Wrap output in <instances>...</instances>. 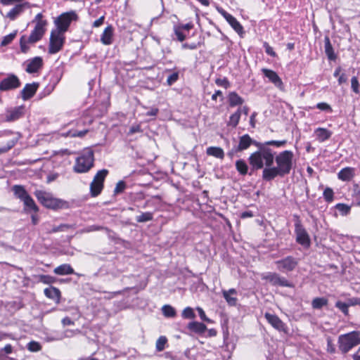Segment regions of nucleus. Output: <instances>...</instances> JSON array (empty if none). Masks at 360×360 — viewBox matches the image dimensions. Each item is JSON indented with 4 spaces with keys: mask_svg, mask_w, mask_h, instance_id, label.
<instances>
[{
    "mask_svg": "<svg viewBox=\"0 0 360 360\" xmlns=\"http://www.w3.org/2000/svg\"><path fill=\"white\" fill-rule=\"evenodd\" d=\"M294 154L291 150H283L274 157L276 167L264 168L262 178L265 181H271L276 176L283 177L289 174L293 167Z\"/></svg>",
    "mask_w": 360,
    "mask_h": 360,
    "instance_id": "obj_1",
    "label": "nucleus"
},
{
    "mask_svg": "<svg viewBox=\"0 0 360 360\" xmlns=\"http://www.w3.org/2000/svg\"><path fill=\"white\" fill-rule=\"evenodd\" d=\"M258 150L252 153L249 157V162L250 165L255 169H262L264 166L266 168L271 167L274 160V153L265 144H257Z\"/></svg>",
    "mask_w": 360,
    "mask_h": 360,
    "instance_id": "obj_2",
    "label": "nucleus"
},
{
    "mask_svg": "<svg viewBox=\"0 0 360 360\" xmlns=\"http://www.w3.org/2000/svg\"><path fill=\"white\" fill-rule=\"evenodd\" d=\"M34 195L39 202L44 207L51 210H60L69 208L68 202L53 197L52 193L41 190H37Z\"/></svg>",
    "mask_w": 360,
    "mask_h": 360,
    "instance_id": "obj_3",
    "label": "nucleus"
},
{
    "mask_svg": "<svg viewBox=\"0 0 360 360\" xmlns=\"http://www.w3.org/2000/svg\"><path fill=\"white\" fill-rule=\"evenodd\" d=\"M338 344L341 353H348L352 348L360 344V331L354 330L339 335Z\"/></svg>",
    "mask_w": 360,
    "mask_h": 360,
    "instance_id": "obj_4",
    "label": "nucleus"
},
{
    "mask_svg": "<svg viewBox=\"0 0 360 360\" xmlns=\"http://www.w3.org/2000/svg\"><path fill=\"white\" fill-rule=\"evenodd\" d=\"M94 163V152L91 149L83 150L81 155L76 158L73 170L76 173H86L93 167Z\"/></svg>",
    "mask_w": 360,
    "mask_h": 360,
    "instance_id": "obj_5",
    "label": "nucleus"
},
{
    "mask_svg": "<svg viewBox=\"0 0 360 360\" xmlns=\"http://www.w3.org/2000/svg\"><path fill=\"white\" fill-rule=\"evenodd\" d=\"M43 15L39 13L35 16L33 22H36L34 30L32 31L29 37H27V41L30 44H34L39 41L44 36L46 32V26L47 25V21L43 20Z\"/></svg>",
    "mask_w": 360,
    "mask_h": 360,
    "instance_id": "obj_6",
    "label": "nucleus"
},
{
    "mask_svg": "<svg viewBox=\"0 0 360 360\" xmlns=\"http://www.w3.org/2000/svg\"><path fill=\"white\" fill-rule=\"evenodd\" d=\"M77 19L78 15L74 11L63 13L55 20L54 22L56 26L55 30L65 34L71 22L77 20Z\"/></svg>",
    "mask_w": 360,
    "mask_h": 360,
    "instance_id": "obj_7",
    "label": "nucleus"
},
{
    "mask_svg": "<svg viewBox=\"0 0 360 360\" xmlns=\"http://www.w3.org/2000/svg\"><path fill=\"white\" fill-rule=\"evenodd\" d=\"M65 41V34L53 30L50 34L49 53L55 54L62 50Z\"/></svg>",
    "mask_w": 360,
    "mask_h": 360,
    "instance_id": "obj_8",
    "label": "nucleus"
},
{
    "mask_svg": "<svg viewBox=\"0 0 360 360\" xmlns=\"http://www.w3.org/2000/svg\"><path fill=\"white\" fill-rule=\"evenodd\" d=\"M108 174V170L103 169L99 170L94 177L90 184V193L91 196L96 197L98 195L103 188V182Z\"/></svg>",
    "mask_w": 360,
    "mask_h": 360,
    "instance_id": "obj_9",
    "label": "nucleus"
},
{
    "mask_svg": "<svg viewBox=\"0 0 360 360\" xmlns=\"http://www.w3.org/2000/svg\"><path fill=\"white\" fill-rule=\"evenodd\" d=\"M295 233L297 243L305 248H309L311 245L309 236L299 220L295 224Z\"/></svg>",
    "mask_w": 360,
    "mask_h": 360,
    "instance_id": "obj_10",
    "label": "nucleus"
},
{
    "mask_svg": "<svg viewBox=\"0 0 360 360\" xmlns=\"http://www.w3.org/2000/svg\"><path fill=\"white\" fill-rule=\"evenodd\" d=\"M299 260L292 256H287L286 257L275 262L276 268L281 272L292 271L295 269L298 264Z\"/></svg>",
    "mask_w": 360,
    "mask_h": 360,
    "instance_id": "obj_11",
    "label": "nucleus"
},
{
    "mask_svg": "<svg viewBox=\"0 0 360 360\" xmlns=\"http://www.w3.org/2000/svg\"><path fill=\"white\" fill-rule=\"evenodd\" d=\"M262 278L269 281L273 285H278L281 287H291L292 285L284 277L281 276L278 274L274 272H268L262 275Z\"/></svg>",
    "mask_w": 360,
    "mask_h": 360,
    "instance_id": "obj_12",
    "label": "nucleus"
},
{
    "mask_svg": "<svg viewBox=\"0 0 360 360\" xmlns=\"http://www.w3.org/2000/svg\"><path fill=\"white\" fill-rule=\"evenodd\" d=\"M18 77L13 75H9L0 82V91H6L18 88L20 86Z\"/></svg>",
    "mask_w": 360,
    "mask_h": 360,
    "instance_id": "obj_13",
    "label": "nucleus"
},
{
    "mask_svg": "<svg viewBox=\"0 0 360 360\" xmlns=\"http://www.w3.org/2000/svg\"><path fill=\"white\" fill-rule=\"evenodd\" d=\"M17 139L11 137V134H6L0 136V154L6 153L16 143Z\"/></svg>",
    "mask_w": 360,
    "mask_h": 360,
    "instance_id": "obj_14",
    "label": "nucleus"
},
{
    "mask_svg": "<svg viewBox=\"0 0 360 360\" xmlns=\"http://www.w3.org/2000/svg\"><path fill=\"white\" fill-rule=\"evenodd\" d=\"M25 108L24 106H17L8 108L5 112V120L6 122H13L23 116Z\"/></svg>",
    "mask_w": 360,
    "mask_h": 360,
    "instance_id": "obj_15",
    "label": "nucleus"
},
{
    "mask_svg": "<svg viewBox=\"0 0 360 360\" xmlns=\"http://www.w3.org/2000/svg\"><path fill=\"white\" fill-rule=\"evenodd\" d=\"M262 72L264 73V76L275 85V86H276L280 90H284L283 83L281 77L275 71L266 68H263Z\"/></svg>",
    "mask_w": 360,
    "mask_h": 360,
    "instance_id": "obj_16",
    "label": "nucleus"
},
{
    "mask_svg": "<svg viewBox=\"0 0 360 360\" xmlns=\"http://www.w3.org/2000/svg\"><path fill=\"white\" fill-rule=\"evenodd\" d=\"M224 18L226 20L231 27L239 34L242 35L243 32V27L241 24L234 18L232 15L227 13L226 11L221 10L219 11Z\"/></svg>",
    "mask_w": 360,
    "mask_h": 360,
    "instance_id": "obj_17",
    "label": "nucleus"
},
{
    "mask_svg": "<svg viewBox=\"0 0 360 360\" xmlns=\"http://www.w3.org/2000/svg\"><path fill=\"white\" fill-rule=\"evenodd\" d=\"M265 319L276 330L279 331H285V324L275 314L266 313Z\"/></svg>",
    "mask_w": 360,
    "mask_h": 360,
    "instance_id": "obj_18",
    "label": "nucleus"
},
{
    "mask_svg": "<svg viewBox=\"0 0 360 360\" xmlns=\"http://www.w3.org/2000/svg\"><path fill=\"white\" fill-rule=\"evenodd\" d=\"M38 86L39 84L37 82L27 84L20 92L22 99L26 101L32 98L36 93Z\"/></svg>",
    "mask_w": 360,
    "mask_h": 360,
    "instance_id": "obj_19",
    "label": "nucleus"
},
{
    "mask_svg": "<svg viewBox=\"0 0 360 360\" xmlns=\"http://www.w3.org/2000/svg\"><path fill=\"white\" fill-rule=\"evenodd\" d=\"M356 175V169L351 167L342 168L338 173V178L342 181H349Z\"/></svg>",
    "mask_w": 360,
    "mask_h": 360,
    "instance_id": "obj_20",
    "label": "nucleus"
},
{
    "mask_svg": "<svg viewBox=\"0 0 360 360\" xmlns=\"http://www.w3.org/2000/svg\"><path fill=\"white\" fill-rule=\"evenodd\" d=\"M43 65V60L41 57L37 56L27 61L26 71L29 73L37 72Z\"/></svg>",
    "mask_w": 360,
    "mask_h": 360,
    "instance_id": "obj_21",
    "label": "nucleus"
},
{
    "mask_svg": "<svg viewBox=\"0 0 360 360\" xmlns=\"http://www.w3.org/2000/svg\"><path fill=\"white\" fill-rule=\"evenodd\" d=\"M314 134L316 136V139L319 142L322 143L328 140L331 137L333 132L326 128L318 127L314 130Z\"/></svg>",
    "mask_w": 360,
    "mask_h": 360,
    "instance_id": "obj_22",
    "label": "nucleus"
},
{
    "mask_svg": "<svg viewBox=\"0 0 360 360\" xmlns=\"http://www.w3.org/2000/svg\"><path fill=\"white\" fill-rule=\"evenodd\" d=\"M113 28L109 25L105 28L101 36V41L104 45H110L112 43Z\"/></svg>",
    "mask_w": 360,
    "mask_h": 360,
    "instance_id": "obj_23",
    "label": "nucleus"
},
{
    "mask_svg": "<svg viewBox=\"0 0 360 360\" xmlns=\"http://www.w3.org/2000/svg\"><path fill=\"white\" fill-rule=\"evenodd\" d=\"M252 143V139L248 134H245L240 138L238 145L235 149L236 152L243 151L248 148Z\"/></svg>",
    "mask_w": 360,
    "mask_h": 360,
    "instance_id": "obj_24",
    "label": "nucleus"
},
{
    "mask_svg": "<svg viewBox=\"0 0 360 360\" xmlns=\"http://www.w3.org/2000/svg\"><path fill=\"white\" fill-rule=\"evenodd\" d=\"M237 294V291L234 288H231L229 290H223L222 295L226 302L230 306H236L237 303V298L233 295Z\"/></svg>",
    "mask_w": 360,
    "mask_h": 360,
    "instance_id": "obj_25",
    "label": "nucleus"
},
{
    "mask_svg": "<svg viewBox=\"0 0 360 360\" xmlns=\"http://www.w3.org/2000/svg\"><path fill=\"white\" fill-rule=\"evenodd\" d=\"M22 202L24 204V210L26 212L37 213L39 211L38 206L36 205L35 202L30 195L27 197L24 200H22Z\"/></svg>",
    "mask_w": 360,
    "mask_h": 360,
    "instance_id": "obj_26",
    "label": "nucleus"
},
{
    "mask_svg": "<svg viewBox=\"0 0 360 360\" xmlns=\"http://www.w3.org/2000/svg\"><path fill=\"white\" fill-rule=\"evenodd\" d=\"M53 272L56 275L64 276L74 274L75 271L72 266L68 264H63L53 269Z\"/></svg>",
    "mask_w": 360,
    "mask_h": 360,
    "instance_id": "obj_27",
    "label": "nucleus"
},
{
    "mask_svg": "<svg viewBox=\"0 0 360 360\" xmlns=\"http://www.w3.org/2000/svg\"><path fill=\"white\" fill-rule=\"evenodd\" d=\"M44 292V295L47 297L56 301L57 303L59 302L60 297V292L58 288L51 286L50 288H45Z\"/></svg>",
    "mask_w": 360,
    "mask_h": 360,
    "instance_id": "obj_28",
    "label": "nucleus"
},
{
    "mask_svg": "<svg viewBox=\"0 0 360 360\" xmlns=\"http://www.w3.org/2000/svg\"><path fill=\"white\" fill-rule=\"evenodd\" d=\"M324 48L325 53L330 60H335L337 58L333 46L330 43V39L328 37H325L324 38Z\"/></svg>",
    "mask_w": 360,
    "mask_h": 360,
    "instance_id": "obj_29",
    "label": "nucleus"
},
{
    "mask_svg": "<svg viewBox=\"0 0 360 360\" xmlns=\"http://www.w3.org/2000/svg\"><path fill=\"white\" fill-rule=\"evenodd\" d=\"M12 191H13L14 195L22 201L30 195L25 188L20 185L13 186Z\"/></svg>",
    "mask_w": 360,
    "mask_h": 360,
    "instance_id": "obj_30",
    "label": "nucleus"
},
{
    "mask_svg": "<svg viewBox=\"0 0 360 360\" xmlns=\"http://www.w3.org/2000/svg\"><path fill=\"white\" fill-rule=\"evenodd\" d=\"M188 328L193 332L196 333L202 334L204 333L207 329L206 326L200 322L193 321L188 323Z\"/></svg>",
    "mask_w": 360,
    "mask_h": 360,
    "instance_id": "obj_31",
    "label": "nucleus"
},
{
    "mask_svg": "<svg viewBox=\"0 0 360 360\" xmlns=\"http://www.w3.org/2000/svg\"><path fill=\"white\" fill-rule=\"evenodd\" d=\"M206 153L208 155L213 156L217 158L223 159L224 158V152L220 147H208Z\"/></svg>",
    "mask_w": 360,
    "mask_h": 360,
    "instance_id": "obj_32",
    "label": "nucleus"
},
{
    "mask_svg": "<svg viewBox=\"0 0 360 360\" xmlns=\"http://www.w3.org/2000/svg\"><path fill=\"white\" fill-rule=\"evenodd\" d=\"M229 102L231 107L242 105L243 99L236 92L233 91L229 94Z\"/></svg>",
    "mask_w": 360,
    "mask_h": 360,
    "instance_id": "obj_33",
    "label": "nucleus"
},
{
    "mask_svg": "<svg viewBox=\"0 0 360 360\" xmlns=\"http://www.w3.org/2000/svg\"><path fill=\"white\" fill-rule=\"evenodd\" d=\"M356 304V302L353 300H349L348 303H345L341 301H337L335 303V307L338 308L345 315H348L349 310L348 308L351 305H354Z\"/></svg>",
    "mask_w": 360,
    "mask_h": 360,
    "instance_id": "obj_34",
    "label": "nucleus"
},
{
    "mask_svg": "<svg viewBox=\"0 0 360 360\" xmlns=\"http://www.w3.org/2000/svg\"><path fill=\"white\" fill-rule=\"evenodd\" d=\"M328 304V300L325 297H316L311 302V307L314 309H321Z\"/></svg>",
    "mask_w": 360,
    "mask_h": 360,
    "instance_id": "obj_35",
    "label": "nucleus"
},
{
    "mask_svg": "<svg viewBox=\"0 0 360 360\" xmlns=\"http://www.w3.org/2000/svg\"><path fill=\"white\" fill-rule=\"evenodd\" d=\"M22 5L18 4L13 8L6 15L7 18L10 20H13L22 11Z\"/></svg>",
    "mask_w": 360,
    "mask_h": 360,
    "instance_id": "obj_36",
    "label": "nucleus"
},
{
    "mask_svg": "<svg viewBox=\"0 0 360 360\" xmlns=\"http://www.w3.org/2000/svg\"><path fill=\"white\" fill-rule=\"evenodd\" d=\"M236 167L237 171L241 175H245L248 173V166L243 160H238L236 162Z\"/></svg>",
    "mask_w": 360,
    "mask_h": 360,
    "instance_id": "obj_37",
    "label": "nucleus"
},
{
    "mask_svg": "<svg viewBox=\"0 0 360 360\" xmlns=\"http://www.w3.org/2000/svg\"><path fill=\"white\" fill-rule=\"evenodd\" d=\"M76 224H61L59 226H56L53 227V229L49 231V233H56L60 231H65L69 229H75Z\"/></svg>",
    "mask_w": 360,
    "mask_h": 360,
    "instance_id": "obj_38",
    "label": "nucleus"
},
{
    "mask_svg": "<svg viewBox=\"0 0 360 360\" xmlns=\"http://www.w3.org/2000/svg\"><path fill=\"white\" fill-rule=\"evenodd\" d=\"M162 311L165 316L172 318L176 316V311L174 307L169 304H165L162 307Z\"/></svg>",
    "mask_w": 360,
    "mask_h": 360,
    "instance_id": "obj_39",
    "label": "nucleus"
},
{
    "mask_svg": "<svg viewBox=\"0 0 360 360\" xmlns=\"http://www.w3.org/2000/svg\"><path fill=\"white\" fill-rule=\"evenodd\" d=\"M153 219V214L151 212H142L139 216H137L136 219L137 222L143 223L151 221Z\"/></svg>",
    "mask_w": 360,
    "mask_h": 360,
    "instance_id": "obj_40",
    "label": "nucleus"
},
{
    "mask_svg": "<svg viewBox=\"0 0 360 360\" xmlns=\"http://www.w3.org/2000/svg\"><path fill=\"white\" fill-rule=\"evenodd\" d=\"M352 198L354 203L360 206V186L358 184L354 185Z\"/></svg>",
    "mask_w": 360,
    "mask_h": 360,
    "instance_id": "obj_41",
    "label": "nucleus"
},
{
    "mask_svg": "<svg viewBox=\"0 0 360 360\" xmlns=\"http://www.w3.org/2000/svg\"><path fill=\"white\" fill-rule=\"evenodd\" d=\"M167 342V339L165 336H160L156 341V350L158 352H161L164 350L165 345Z\"/></svg>",
    "mask_w": 360,
    "mask_h": 360,
    "instance_id": "obj_42",
    "label": "nucleus"
},
{
    "mask_svg": "<svg viewBox=\"0 0 360 360\" xmlns=\"http://www.w3.org/2000/svg\"><path fill=\"white\" fill-rule=\"evenodd\" d=\"M240 117V110L238 109V110L231 115L229 124L235 127L238 124L239 120Z\"/></svg>",
    "mask_w": 360,
    "mask_h": 360,
    "instance_id": "obj_43",
    "label": "nucleus"
},
{
    "mask_svg": "<svg viewBox=\"0 0 360 360\" xmlns=\"http://www.w3.org/2000/svg\"><path fill=\"white\" fill-rule=\"evenodd\" d=\"M88 132L87 129L82 130V131H77V130H70L67 132L65 134L66 136L69 137H83L85 136Z\"/></svg>",
    "mask_w": 360,
    "mask_h": 360,
    "instance_id": "obj_44",
    "label": "nucleus"
},
{
    "mask_svg": "<svg viewBox=\"0 0 360 360\" xmlns=\"http://www.w3.org/2000/svg\"><path fill=\"white\" fill-rule=\"evenodd\" d=\"M16 34L17 31H14L13 32L5 36L1 42V46H5L9 44L15 39Z\"/></svg>",
    "mask_w": 360,
    "mask_h": 360,
    "instance_id": "obj_45",
    "label": "nucleus"
},
{
    "mask_svg": "<svg viewBox=\"0 0 360 360\" xmlns=\"http://www.w3.org/2000/svg\"><path fill=\"white\" fill-rule=\"evenodd\" d=\"M27 348L30 352H36L41 349V346L38 342L31 341L27 344Z\"/></svg>",
    "mask_w": 360,
    "mask_h": 360,
    "instance_id": "obj_46",
    "label": "nucleus"
},
{
    "mask_svg": "<svg viewBox=\"0 0 360 360\" xmlns=\"http://www.w3.org/2000/svg\"><path fill=\"white\" fill-rule=\"evenodd\" d=\"M336 209L342 214L347 215L349 213L351 207L343 203H338L336 205Z\"/></svg>",
    "mask_w": 360,
    "mask_h": 360,
    "instance_id": "obj_47",
    "label": "nucleus"
},
{
    "mask_svg": "<svg viewBox=\"0 0 360 360\" xmlns=\"http://www.w3.org/2000/svg\"><path fill=\"white\" fill-rule=\"evenodd\" d=\"M30 42L27 41V38L25 36H22L20 38V50L22 53H27L29 49L30 46L27 45Z\"/></svg>",
    "mask_w": 360,
    "mask_h": 360,
    "instance_id": "obj_48",
    "label": "nucleus"
},
{
    "mask_svg": "<svg viewBox=\"0 0 360 360\" xmlns=\"http://www.w3.org/2000/svg\"><path fill=\"white\" fill-rule=\"evenodd\" d=\"M174 34L176 36L177 39L179 41H183L186 39V35L183 32V30L181 29L178 25L174 27Z\"/></svg>",
    "mask_w": 360,
    "mask_h": 360,
    "instance_id": "obj_49",
    "label": "nucleus"
},
{
    "mask_svg": "<svg viewBox=\"0 0 360 360\" xmlns=\"http://www.w3.org/2000/svg\"><path fill=\"white\" fill-rule=\"evenodd\" d=\"M287 143V141L283 140V141H266L264 143H262V144H265L266 147H269V146H274L276 148H281L284 146Z\"/></svg>",
    "mask_w": 360,
    "mask_h": 360,
    "instance_id": "obj_50",
    "label": "nucleus"
},
{
    "mask_svg": "<svg viewBox=\"0 0 360 360\" xmlns=\"http://www.w3.org/2000/svg\"><path fill=\"white\" fill-rule=\"evenodd\" d=\"M323 197L327 202H332L333 200L334 193L332 188H326L323 191Z\"/></svg>",
    "mask_w": 360,
    "mask_h": 360,
    "instance_id": "obj_51",
    "label": "nucleus"
},
{
    "mask_svg": "<svg viewBox=\"0 0 360 360\" xmlns=\"http://www.w3.org/2000/svg\"><path fill=\"white\" fill-rule=\"evenodd\" d=\"M195 314L191 307H186L182 311V316L184 319H193L195 318Z\"/></svg>",
    "mask_w": 360,
    "mask_h": 360,
    "instance_id": "obj_52",
    "label": "nucleus"
},
{
    "mask_svg": "<svg viewBox=\"0 0 360 360\" xmlns=\"http://www.w3.org/2000/svg\"><path fill=\"white\" fill-rule=\"evenodd\" d=\"M103 229H106L103 226H101L91 225V226H89L79 231V233H89V232H92V231H100V230H103Z\"/></svg>",
    "mask_w": 360,
    "mask_h": 360,
    "instance_id": "obj_53",
    "label": "nucleus"
},
{
    "mask_svg": "<svg viewBox=\"0 0 360 360\" xmlns=\"http://www.w3.org/2000/svg\"><path fill=\"white\" fill-rule=\"evenodd\" d=\"M316 108L319 109L320 110L325 111L327 112H332L333 109L331 106L325 102L319 103L316 104Z\"/></svg>",
    "mask_w": 360,
    "mask_h": 360,
    "instance_id": "obj_54",
    "label": "nucleus"
},
{
    "mask_svg": "<svg viewBox=\"0 0 360 360\" xmlns=\"http://www.w3.org/2000/svg\"><path fill=\"white\" fill-rule=\"evenodd\" d=\"M351 88L352 91L356 93H359V83L356 77H353L351 79Z\"/></svg>",
    "mask_w": 360,
    "mask_h": 360,
    "instance_id": "obj_55",
    "label": "nucleus"
},
{
    "mask_svg": "<svg viewBox=\"0 0 360 360\" xmlns=\"http://www.w3.org/2000/svg\"><path fill=\"white\" fill-rule=\"evenodd\" d=\"M125 188H126L125 182L123 181H120L116 184V186L114 189V193L115 194L120 193L124 191Z\"/></svg>",
    "mask_w": 360,
    "mask_h": 360,
    "instance_id": "obj_56",
    "label": "nucleus"
},
{
    "mask_svg": "<svg viewBox=\"0 0 360 360\" xmlns=\"http://www.w3.org/2000/svg\"><path fill=\"white\" fill-rule=\"evenodd\" d=\"M179 79V73L178 72H173L172 74L169 75L167 77V83L168 85L171 86L173 84H174Z\"/></svg>",
    "mask_w": 360,
    "mask_h": 360,
    "instance_id": "obj_57",
    "label": "nucleus"
},
{
    "mask_svg": "<svg viewBox=\"0 0 360 360\" xmlns=\"http://www.w3.org/2000/svg\"><path fill=\"white\" fill-rule=\"evenodd\" d=\"M39 281L41 283H45V284H51V283H53L54 278L51 276L41 275L39 277Z\"/></svg>",
    "mask_w": 360,
    "mask_h": 360,
    "instance_id": "obj_58",
    "label": "nucleus"
},
{
    "mask_svg": "<svg viewBox=\"0 0 360 360\" xmlns=\"http://www.w3.org/2000/svg\"><path fill=\"white\" fill-rule=\"evenodd\" d=\"M264 49H265V52H266L268 55H269V56H272V57H276V52L274 51V49H273L271 46H270L269 45V44H268V43L265 42V43L264 44Z\"/></svg>",
    "mask_w": 360,
    "mask_h": 360,
    "instance_id": "obj_59",
    "label": "nucleus"
},
{
    "mask_svg": "<svg viewBox=\"0 0 360 360\" xmlns=\"http://www.w3.org/2000/svg\"><path fill=\"white\" fill-rule=\"evenodd\" d=\"M335 347L333 345L330 338L327 340V352L330 354H334L335 352Z\"/></svg>",
    "mask_w": 360,
    "mask_h": 360,
    "instance_id": "obj_60",
    "label": "nucleus"
},
{
    "mask_svg": "<svg viewBox=\"0 0 360 360\" xmlns=\"http://www.w3.org/2000/svg\"><path fill=\"white\" fill-rule=\"evenodd\" d=\"M197 311L198 312V314H199V316L200 318L202 320V321H207V322H211V320L207 317L204 310L200 308V307H198L197 308Z\"/></svg>",
    "mask_w": 360,
    "mask_h": 360,
    "instance_id": "obj_61",
    "label": "nucleus"
},
{
    "mask_svg": "<svg viewBox=\"0 0 360 360\" xmlns=\"http://www.w3.org/2000/svg\"><path fill=\"white\" fill-rule=\"evenodd\" d=\"M198 45H199V44H195V43H191V44L184 43L182 44L181 47L184 49H188L191 50H194L198 47Z\"/></svg>",
    "mask_w": 360,
    "mask_h": 360,
    "instance_id": "obj_62",
    "label": "nucleus"
},
{
    "mask_svg": "<svg viewBox=\"0 0 360 360\" xmlns=\"http://www.w3.org/2000/svg\"><path fill=\"white\" fill-rule=\"evenodd\" d=\"M12 352H13V347L10 344L6 345L4 348H2L0 350V353L4 352L6 354H11Z\"/></svg>",
    "mask_w": 360,
    "mask_h": 360,
    "instance_id": "obj_63",
    "label": "nucleus"
},
{
    "mask_svg": "<svg viewBox=\"0 0 360 360\" xmlns=\"http://www.w3.org/2000/svg\"><path fill=\"white\" fill-rule=\"evenodd\" d=\"M62 324L63 326L74 325V321L69 317L66 316L62 319Z\"/></svg>",
    "mask_w": 360,
    "mask_h": 360,
    "instance_id": "obj_64",
    "label": "nucleus"
}]
</instances>
